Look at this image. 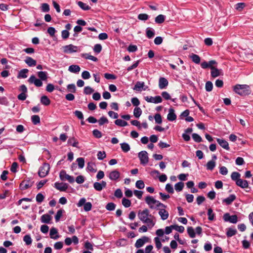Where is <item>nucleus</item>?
Masks as SVG:
<instances>
[{
	"label": "nucleus",
	"mask_w": 253,
	"mask_h": 253,
	"mask_svg": "<svg viewBox=\"0 0 253 253\" xmlns=\"http://www.w3.org/2000/svg\"><path fill=\"white\" fill-rule=\"evenodd\" d=\"M137 216L139 220L143 223L146 224L149 228H151L155 225V222L153 220L154 217L150 214L148 209H145L142 211L139 210Z\"/></svg>",
	"instance_id": "nucleus-1"
},
{
	"label": "nucleus",
	"mask_w": 253,
	"mask_h": 253,
	"mask_svg": "<svg viewBox=\"0 0 253 253\" xmlns=\"http://www.w3.org/2000/svg\"><path fill=\"white\" fill-rule=\"evenodd\" d=\"M234 91L242 96H245L250 93V87L247 84H237L234 87Z\"/></svg>",
	"instance_id": "nucleus-2"
},
{
	"label": "nucleus",
	"mask_w": 253,
	"mask_h": 253,
	"mask_svg": "<svg viewBox=\"0 0 253 253\" xmlns=\"http://www.w3.org/2000/svg\"><path fill=\"white\" fill-rule=\"evenodd\" d=\"M146 203L149 206L151 209H156L157 208V205L159 201L155 199L152 196H148L145 199Z\"/></svg>",
	"instance_id": "nucleus-3"
},
{
	"label": "nucleus",
	"mask_w": 253,
	"mask_h": 253,
	"mask_svg": "<svg viewBox=\"0 0 253 253\" xmlns=\"http://www.w3.org/2000/svg\"><path fill=\"white\" fill-rule=\"evenodd\" d=\"M50 166L47 163H44L39 169L38 174L41 177H44L49 172Z\"/></svg>",
	"instance_id": "nucleus-4"
},
{
	"label": "nucleus",
	"mask_w": 253,
	"mask_h": 253,
	"mask_svg": "<svg viewBox=\"0 0 253 253\" xmlns=\"http://www.w3.org/2000/svg\"><path fill=\"white\" fill-rule=\"evenodd\" d=\"M138 158L140 161V164L143 165H145L148 162L149 158L148 153L145 151H142L138 153Z\"/></svg>",
	"instance_id": "nucleus-5"
},
{
	"label": "nucleus",
	"mask_w": 253,
	"mask_h": 253,
	"mask_svg": "<svg viewBox=\"0 0 253 253\" xmlns=\"http://www.w3.org/2000/svg\"><path fill=\"white\" fill-rule=\"evenodd\" d=\"M60 178L61 180H68L70 183H73L74 182V178L73 176H70L67 174L65 170H62L59 174Z\"/></svg>",
	"instance_id": "nucleus-6"
},
{
	"label": "nucleus",
	"mask_w": 253,
	"mask_h": 253,
	"mask_svg": "<svg viewBox=\"0 0 253 253\" xmlns=\"http://www.w3.org/2000/svg\"><path fill=\"white\" fill-rule=\"evenodd\" d=\"M223 218L225 221H228L232 223H236L238 221V217L236 215H230L228 213H225Z\"/></svg>",
	"instance_id": "nucleus-7"
},
{
	"label": "nucleus",
	"mask_w": 253,
	"mask_h": 253,
	"mask_svg": "<svg viewBox=\"0 0 253 253\" xmlns=\"http://www.w3.org/2000/svg\"><path fill=\"white\" fill-rule=\"evenodd\" d=\"M144 99L148 102L155 104L160 103L162 102V98L160 96H156L155 97L147 96L145 97Z\"/></svg>",
	"instance_id": "nucleus-8"
},
{
	"label": "nucleus",
	"mask_w": 253,
	"mask_h": 253,
	"mask_svg": "<svg viewBox=\"0 0 253 253\" xmlns=\"http://www.w3.org/2000/svg\"><path fill=\"white\" fill-rule=\"evenodd\" d=\"M28 82L30 84H34L37 87H41L42 85V80L37 79L34 75H32L29 78Z\"/></svg>",
	"instance_id": "nucleus-9"
},
{
	"label": "nucleus",
	"mask_w": 253,
	"mask_h": 253,
	"mask_svg": "<svg viewBox=\"0 0 253 253\" xmlns=\"http://www.w3.org/2000/svg\"><path fill=\"white\" fill-rule=\"evenodd\" d=\"M63 48L65 53H73L77 52L78 47L73 44H69L64 46Z\"/></svg>",
	"instance_id": "nucleus-10"
},
{
	"label": "nucleus",
	"mask_w": 253,
	"mask_h": 253,
	"mask_svg": "<svg viewBox=\"0 0 253 253\" xmlns=\"http://www.w3.org/2000/svg\"><path fill=\"white\" fill-rule=\"evenodd\" d=\"M54 187L60 191H65L68 187V185L66 183L55 182L54 183Z\"/></svg>",
	"instance_id": "nucleus-11"
},
{
	"label": "nucleus",
	"mask_w": 253,
	"mask_h": 253,
	"mask_svg": "<svg viewBox=\"0 0 253 253\" xmlns=\"http://www.w3.org/2000/svg\"><path fill=\"white\" fill-rule=\"evenodd\" d=\"M120 176V173L117 170L111 171L109 174V178L111 180H117Z\"/></svg>",
	"instance_id": "nucleus-12"
},
{
	"label": "nucleus",
	"mask_w": 253,
	"mask_h": 253,
	"mask_svg": "<svg viewBox=\"0 0 253 253\" xmlns=\"http://www.w3.org/2000/svg\"><path fill=\"white\" fill-rule=\"evenodd\" d=\"M222 75V70L221 69H218L215 67L211 68V76L212 78H216Z\"/></svg>",
	"instance_id": "nucleus-13"
},
{
	"label": "nucleus",
	"mask_w": 253,
	"mask_h": 253,
	"mask_svg": "<svg viewBox=\"0 0 253 253\" xmlns=\"http://www.w3.org/2000/svg\"><path fill=\"white\" fill-rule=\"evenodd\" d=\"M158 213L163 220H166L169 216V212L164 209H159Z\"/></svg>",
	"instance_id": "nucleus-14"
},
{
	"label": "nucleus",
	"mask_w": 253,
	"mask_h": 253,
	"mask_svg": "<svg viewBox=\"0 0 253 253\" xmlns=\"http://www.w3.org/2000/svg\"><path fill=\"white\" fill-rule=\"evenodd\" d=\"M168 80L163 77H161L159 80V87L160 89L165 88L168 85Z\"/></svg>",
	"instance_id": "nucleus-15"
},
{
	"label": "nucleus",
	"mask_w": 253,
	"mask_h": 253,
	"mask_svg": "<svg viewBox=\"0 0 253 253\" xmlns=\"http://www.w3.org/2000/svg\"><path fill=\"white\" fill-rule=\"evenodd\" d=\"M176 119V116L174 113V110L173 108H170L169 110V113L167 116V119L169 121H173Z\"/></svg>",
	"instance_id": "nucleus-16"
},
{
	"label": "nucleus",
	"mask_w": 253,
	"mask_h": 253,
	"mask_svg": "<svg viewBox=\"0 0 253 253\" xmlns=\"http://www.w3.org/2000/svg\"><path fill=\"white\" fill-rule=\"evenodd\" d=\"M50 237L54 240H57L59 238L58 235V231L56 228L52 227L50 230Z\"/></svg>",
	"instance_id": "nucleus-17"
},
{
	"label": "nucleus",
	"mask_w": 253,
	"mask_h": 253,
	"mask_svg": "<svg viewBox=\"0 0 253 253\" xmlns=\"http://www.w3.org/2000/svg\"><path fill=\"white\" fill-rule=\"evenodd\" d=\"M217 141L218 143V144L220 145V146H221L223 148L227 150H229V144L227 141L224 139L220 138H217Z\"/></svg>",
	"instance_id": "nucleus-18"
},
{
	"label": "nucleus",
	"mask_w": 253,
	"mask_h": 253,
	"mask_svg": "<svg viewBox=\"0 0 253 253\" xmlns=\"http://www.w3.org/2000/svg\"><path fill=\"white\" fill-rule=\"evenodd\" d=\"M147 238L144 237L142 238L138 239L135 244V247L137 248H139L142 247L145 243L147 241Z\"/></svg>",
	"instance_id": "nucleus-19"
},
{
	"label": "nucleus",
	"mask_w": 253,
	"mask_h": 253,
	"mask_svg": "<svg viewBox=\"0 0 253 253\" xmlns=\"http://www.w3.org/2000/svg\"><path fill=\"white\" fill-rule=\"evenodd\" d=\"M25 62L30 67L36 65L37 61L31 57L27 56L24 60Z\"/></svg>",
	"instance_id": "nucleus-20"
},
{
	"label": "nucleus",
	"mask_w": 253,
	"mask_h": 253,
	"mask_svg": "<svg viewBox=\"0 0 253 253\" xmlns=\"http://www.w3.org/2000/svg\"><path fill=\"white\" fill-rule=\"evenodd\" d=\"M236 184L237 185L242 188H247L249 186L248 181L246 180H243L242 179H240L238 180H237Z\"/></svg>",
	"instance_id": "nucleus-21"
},
{
	"label": "nucleus",
	"mask_w": 253,
	"mask_h": 253,
	"mask_svg": "<svg viewBox=\"0 0 253 253\" xmlns=\"http://www.w3.org/2000/svg\"><path fill=\"white\" fill-rule=\"evenodd\" d=\"M236 198L234 194L230 195L229 196L223 200V202L226 203V205H230Z\"/></svg>",
	"instance_id": "nucleus-22"
},
{
	"label": "nucleus",
	"mask_w": 253,
	"mask_h": 253,
	"mask_svg": "<svg viewBox=\"0 0 253 253\" xmlns=\"http://www.w3.org/2000/svg\"><path fill=\"white\" fill-rule=\"evenodd\" d=\"M52 219V217L48 214H43L41 217V221L43 223H49Z\"/></svg>",
	"instance_id": "nucleus-23"
},
{
	"label": "nucleus",
	"mask_w": 253,
	"mask_h": 253,
	"mask_svg": "<svg viewBox=\"0 0 253 253\" xmlns=\"http://www.w3.org/2000/svg\"><path fill=\"white\" fill-rule=\"evenodd\" d=\"M33 184V182L30 181L29 180L24 181L21 183L20 186L22 189L25 190L32 187Z\"/></svg>",
	"instance_id": "nucleus-24"
},
{
	"label": "nucleus",
	"mask_w": 253,
	"mask_h": 253,
	"mask_svg": "<svg viewBox=\"0 0 253 253\" xmlns=\"http://www.w3.org/2000/svg\"><path fill=\"white\" fill-rule=\"evenodd\" d=\"M68 70L71 73H77L80 71L81 68L79 65H72L69 67Z\"/></svg>",
	"instance_id": "nucleus-25"
},
{
	"label": "nucleus",
	"mask_w": 253,
	"mask_h": 253,
	"mask_svg": "<svg viewBox=\"0 0 253 253\" xmlns=\"http://www.w3.org/2000/svg\"><path fill=\"white\" fill-rule=\"evenodd\" d=\"M37 75L42 81H45L47 79V73L45 71H40L37 73Z\"/></svg>",
	"instance_id": "nucleus-26"
},
{
	"label": "nucleus",
	"mask_w": 253,
	"mask_h": 253,
	"mask_svg": "<svg viewBox=\"0 0 253 253\" xmlns=\"http://www.w3.org/2000/svg\"><path fill=\"white\" fill-rule=\"evenodd\" d=\"M29 70L27 69H24L20 70L18 74L17 78L18 79L23 78L25 79L27 77V73L28 72Z\"/></svg>",
	"instance_id": "nucleus-27"
},
{
	"label": "nucleus",
	"mask_w": 253,
	"mask_h": 253,
	"mask_svg": "<svg viewBox=\"0 0 253 253\" xmlns=\"http://www.w3.org/2000/svg\"><path fill=\"white\" fill-rule=\"evenodd\" d=\"M189 57L195 63L199 64L200 63L201 58L199 55L194 53H192L190 55Z\"/></svg>",
	"instance_id": "nucleus-28"
},
{
	"label": "nucleus",
	"mask_w": 253,
	"mask_h": 253,
	"mask_svg": "<svg viewBox=\"0 0 253 253\" xmlns=\"http://www.w3.org/2000/svg\"><path fill=\"white\" fill-rule=\"evenodd\" d=\"M145 84L143 82H136L134 87L133 88L134 90H135L138 91H141L142 89L144 86Z\"/></svg>",
	"instance_id": "nucleus-29"
},
{
	"label": "nucleus",
	"mask_w": 253,
	"mask_h": 253,
	"mask_svg": "<svg viewBox=\"0 0 253 253\" xmlns=\"http://www.w3.org/2000/svg\"><path fill=\"white\" fill-rule=\"evenodd\" d=\"M146 34L148 38L151 39L155 35L154 30L151 28L148 27L146 30Z\"/></svg>",
	"instance_id": "nucleus-30"
},
{
	"label": "nucleus",
	"mask_w": 253,
	"mask_h": 253,
	"mask_svg": "<svg viewBox=\"0 0 253 253\" xmlns=\"http://www.w3.org/2000/svg\"><path fill=\"white\" fill-rule=\"evenodd\" d=\"M81 56L83 58H84L86 59H89L94 62H96L98 60L97 57L89 55L88 53H83L81 54Z\"/></svg>",
	"instance_id": "nucleus-31"
},
{
	"label": "nucleus",
	"mask_w": 253,
	"mask_h": 253,
	"mask_svg": "<svg viewBox=\"0 0 253 253\" xmlns=\"http://www.w3.org/2000/svg\"><path fill=\"white\" fill-rule=\"evenodd\" d=\"M68 143L72 145L73 147L78 148L79 142L74 137H71L68 140Z\"/></svg>",
	"instance_id": "nucleus-32"
},
{
	"label": "nucleus",
	"mask_w": 253,
	"mask_h": 253,
	"mask_svg": "<svg viewBox=\"0 0 253 253\" xmlns=\"http://www.w3.org/2000/svg\"><path fill=\"white\" fill-rule=\"evenodd\" d=\"M41 102L44 105L47 106L50 104V99L45 95H43L41 98Z\"/></svg>",
	"instance_id": "nucleus-33"
},
{
	"label": "nucleus",
	"mask_w": 253,
	"mask_h": 253,
	"mask_svg": "<svg viewBox=\"0 0 253 253\" xmlns=\"http://www.w3.org/2000/svg\"><path fill=\"white\" fill-rule=\"evenodd\" d=\"M215 162L214 161H210L206 165L207 169L208 170H212L215 168Z\"/></svg>",
	"instance_id": "nucleus-34"
},
{
	"label": "nucleus",
	"mask_w": 253,
	"mask_h": 253,
	"mask_svg": "<svg viewBox=\"0 0 253 253\" xmlns=\"http://www.w3.org/2000/svg\"><path fill=\"white\" fill-rule=\"evenodd\" d=\"M165 20V16L162 14H160L155 18V21L156 23L161 24L164 22Z\"/></svg>",
	"instance_id": "nucleus-35"
},
{
	"label": "nucleus",
	"mask_w": 253,
	"mask_h": 253,
	"mask_svg": "<svg viewBox=\"0 0 253 253\" xmlns=\"http://www.w3.org/2000/svg\"><path fill=\"white\" fill-rule=\"evenodd\" d=\"M115 124L120 126H126L128 124L126 122L121 119H117L115 121Z\"/></svg>",
	"instance_id": "nucleus-36"
},
{
	"label": "nucleus",
	"mask_w": 253,
	"mask_h": 253,
	"mask_svg": "<svg viewBox=\"0 0 253 253\" xmlns=\"http://www.w3.org/2000/svg\"><path fill=\"white\" fill-rule=\"evenodd\" d=\"M237 233V230L236 229H233L231 228H229L227 229V231L226 232V235L228 237H231L234 235H235Z\"/></svg>",
	"instance_id": "nucleus-37"
},
{
	"label": "nucleus",
	"mask_w": 253,
	"mask_h": 253,
	"mask_svg": "<svg viewBox=\"0 0 253 253\" xmlns=\"http://www.w3.org/2000/svg\"><path fill=\"white\" fill-rule=\"evenodd\" d=\"M184 183L182 182H179L176 183L174 185V188L177 192H180L182 190L184 187Z\"/></svg>",
	"instance_id": "nucleus-38"
},
{
	"label": "nucleus",
	"mask_w": 253,
	"mask_h": 253,
	"mask_svg": "<svg viewBox=\"0 0 253 253\" xmlns=\"http://www.w3.org/2000/svg\"><path fill=\"white\" fill-rule=\"evenodd\" d=\"M142 114V110L139 107H135L133 111V115L136 118H138Z\"/></svg>",
	"instance_id": "nucleus-39"
},
{
	"label": "nucleus",
	"mask_w": 253,
	"mask_h": 253,
	"mask_svg": "<svg viewBox=\"0 0 253 253\" xmlns=\"http://www.w3.org/2000/svg\"><path fill=\"white\" fill-rule=\"evenodd\" d=\"M121 147L123 151L126 153L130 150V146L126 143H123L121 144Z\"/></svg>",
	"instance_id": "nucleus-40"
},
{
	"label": "nucleus",
	"mask_w": 253,
	"mask_h": 253,
	"mask_svg": "<svg viewBox=\"0 0 253 253\" xmlns=\"http://www.w3.org/2000/svg\"><path fill=\"white\" fill-rule=\"evenodd\" d=\"M78 5L83 10H87L90 9V7L82 1H78Z\"/></svg>",
	"instance_id": "nucleus-41"
},
{
	"label": "nucleus",
	"mask_w": 253,
	"mask_h": 253,
	"mask_svg": "<svg viewBox=\"0 0 253 253\" xmlns=\"http://www.w3.org/2000/svg\"><path fill=\"white\" fill-rule=\"evenodd\" d=\"M80 169H83L84 166V160L83 158H78L76 160Z\"/></svg>",
	"instance_id": "nucleus-42"
},
{
	"label": "nucleus",
	"mask_w": 253,
	"mask_h": 253,
	"mask_svg": "<svg viewBox=\"0 0 253 253\" xmlns=\"http://www.w3.org/2000/svg\"><path fill=\"white\" fill-rule=\"evenodd\" d=\"M240 176L241 174L238 172H233L232 173L231 175V179L235 181L236 182L237 181V180H238L239 179H240Z\"/></svg>",
	"instance_id": "nucleus-43"
},
{
	"label": "nucleus",
	"mask_w": 253,
	"mask_h": 253,
	"mask_svg": "<svg viewBox=\"0 0 253 253\" xmlns=\"http://www.w3.org/2000/svg\"><path fill=\"white\" fill-rule=\"evenodd\" d=\"M41 10L43 12H47L49 11V5L46 3H43L41 5Z\"/></svg>",
	"instance_id": "nucleus-44"
},
{
	"label": "nucleus",
	"mask_w": 253,
	"mask_h": 253,
	"mask_svg": "<svg viewBox=\"0 0 253 253\" xmlns=\"http://www.w3.org/2000/svg\"><path fill=\"white\" fill-rule=\"evenodd\" d=\"M32 123L34 125H37L40 123V118L38 115H33L31 117Z\"/></svg>",
	"instance_id": "nucleus-45"
},
{
	"label": "nucleus",
	"mask_w": 253,
	"mask_h": 253,
	"mask_svg": "<svg viewBox=\"0 0 253 253\" xmlns=\"http://www.w3.org/2000/svg\"><path fill=\"white\" fill-rule=\"evenodd\" d=\"M187 233L189 235V236L191 238H194L195 237V231L192 227H188L187 228Z\"/></svg>",
	"instance_id": "nucleus-46"
},
{
	"label": "nucleus",
	"mask_w": 253,
	"mask_h": 253,
	"mask_svg": "<svg viewBox=\"0 0 253 253\" xmlns=\"http://www.w3.org/2000/svg\"><path fill=\"white\" fill-rule=\"evenodd\" d=\"M208 219L212 221L214 218V213L213 212V211L211 208L208 209Z\"/></svg>",
	"instance_id": "nucleus-47"
},
{
	"label": "nucleus",
	"mask_w": 253,
	"mask_h": 253,
	"mask_svg": "<svg viewBox=\"0 0 253 253\" xmlns=\"http://www.w3.org/2000/svg\"><path fill=\"white\" fill-rule=\"evenodd\" d=\"M171 227H173V229L175 230L176 231L180 232L183 233L184 231V227L183 226H179L177 225H171Z\"/></svg>",
	"instance_id": "nucleus-48"
},
{
	"label": "nucleus",
	"mask_w": 253,
	"mask_h": 253,
	"mask_svg": "<svg viewBox=\"0 0 253 253\" xmlns=\"http://www.w3.org/2000/svg\"><path fill=\"white\" fill-rule=\"evenodd\" d=\"M122 204L125 208H128L131 205V201L125 198L122 199Z\"/></svg>",
	"instance_id": "nucleus-49"
},
{
	"label": "nucleus",
	"mask_w": 253,
	"mask_h": 253,
	"mask_svg": "<svg viewBox=\"0 0 253 253\" xmlns=\"http://www.w3.org/2000/svg\"><path fill=\"white\" fill-rule=\"evenodd\" d=\"M213 87L212 83L208 81L206 83L205 88L207 91L210 92L212 90Z\"/></svg>",
	"instance_id": "nucleus-50"
},
{
	"label": "nucleus",
	"mask_w": 253,
	"mask_h": 253,
	"mask_svg": "<svg viewBox=\"0 0 253 253\" xmlns=\"http://www.w3.org/2000/svg\"><path fill=\"white\" fill-rule=\"evenodd\" d=\"M115 208L116 205L113 203H109L106 206V209L109 211H114L115 209Z\"/></svg>",
	"instance_id": "nucleus-51"
},
{
	"label": "nucleus",
	"mask_w": 253,
	"mask_h": 253,
	"mask_svg": "<svg viewBox=\"0 0 253 253\" xmlns=\"http://www.w3.org/2000/svg\"><path fill=\"white\" fill-rule=\"evenodd\" d=\"M94 166H95L94 164L89 162L87 164V169L89 171L92 172H95L96 171V169L94 168Z\"/></svg>",
	"instance_id": "nucleus-52"
},
{
	"label": "nucleus",
	"mask_w": 253,
	"mask_h": 253,
	"mask_svg": "<svg viewBox=\"0 0 253 253\" xmlns=\"http://www.w3.org/2000/svg\"><path fill=\"white\" fill-rule=\"evenodd\" d=\"M23 240L27 245L31 244L32 241L29 235H26L23 238Z\"/></svg>",
	"instance_id": "nucleus-53"
},
{
	"label": "nucleus",
	"mask_w": 253,
	"mask_h": 253,
	"mask_svg": "<svg viewBox=\"0 0 253 253\" xmlns=\"http://www.w3.org/2000/svg\"><path fill=\"white\" fill-rule=\"evenodd\" d=\"M98 159L100 160H103L106 157L105 151H99L97 154Z\"/></svg>",
	"instance_id": "nucleus-54"
},
{
	"label": "nucleus",
	"mask_w": 253,
	"mask_h": 253,
	"mask_svg": "<svg viewBox=\"0 0 253 253\" xmlns=\"http://www.w3.org/2000/svg\"><path fill=\"white\" fill-rule=\"evenodd\" d=\"M135 186L137 188L141 189L144 188L145 185L142 180H139L136 182Z\"/></svg>",
	"instance_id": "nucleus-55"
},
{
	"label": "nucleus",
	"mask_w": 253,
	"mask_h": 253,
	"mask_svg": "<svg viewBox=\"0 0 253 253\" xmlns=\"http://www.w3.org/2000/svg\"><path fill=\"white\" fill-rule=\"evenodd\" d=\"M63 211H64L62 210H59L57 211L55 216V219L56 222H58L60 220L61 217L62 215Z\"/></svg>",
	"instance_id": "nucleus-56"
},
{
	"label": "nucleus",
	"mask_w": 253,
	"mask_h": 253,
	"mask_svg": "<svg viewBox=\"0 0 253 253\" xmlns=\"http://www.w3.org/2000/svg\"><path fill=\"white\" fill-rule=\"evenodd\" d=\"M67 89L69 92H75L76 90V87L74 84H69L67 86Z\"/></svg>",
	"instance_id": "nucleus-57"
},
{
	"label": "nucleus",
	"mask_w": 253,
	"mask_h": 253,
	"mask_svg": "<svg viewBox=\"0 0 253 253\" xmlns=\"http://www.w3.org/2000/svg\"><path fill=\"white\" fill-rule=\"evenodd\" d=\"M192 136L193 140L197 142H200L202 141L201 137L197 133H193Z\"/></svg>",
	"instance_id": "nucleus-58"
},
{
	"label": "nucleus",
	"mask_w": 253,
	"mask_h": 253,
	"mask_svg": "<svg viewBox=\"0 0 253 253\" xmlns=\"http://www.w3.org/2000/svg\"><path fill=\"white\" fill-rule=\"evenodd\" d=\"M154 119L156 123L158 124H161L162 123V119L160 114H156L154 116Z\"/></svg>",
	"instance_id": "nucleus-59"
},
{
	"label": "nucleus",
	"mask_w": 253,
	"mask_h": 253,
	"mask_svg": "<svg viewBox=\"0 0 253 253\" xmlns=\"http://www.w3.org/2000/svg\"><path fill=\"white\" fill-rule=\"evenodd\" d=\"M94 91L93 89H92L91 87L87 86H85L84 88V92L85 94H90Z\"/></svg>",
	"instance_id": "nucleus-60"
},
{
	"label": "nucleus",
	"mask_w": 253,
	"mask_h": 253,
	"mask_svg": "<svg viewBox=\"0 0 253 253\" xmlns=\"http://www.w3.org/2000/svg\"><path fill=\"white\" fill-rule=\"evenodd\" d=\"M82 77L84 80H87L90 78V75L89 72L84 71L82 73Z\"/></svg>",
	"instance_id": "nucleus-61"
},
{
	"label": "nucleus",
	"mask_w": 253,
	"mask_h": 253,
	"mask_svg": "<svg viewBox=\"0 0 253 253\" xmlns=\"http://www.w3.org/2000/svg\"><path fill=\"white\" fill-rule=\"evenodd\" d=\"M44 196L41 193H38L36 196V201L38 203H42L44 200Z\"/></svg>",
	"instance_id": "nucleus-62"
},
{
	"label": "nucleus",
	"mask_w": 253,
	"mask_h": 253,
	"mask_svg": "<svg viewBox=\"0 0 253 253\" xmlns=\"http://www.w3.org/2000/svg\"><path fill=\"white\" fill-rule=\"evenodd\" d=\"M84 206V209L85 211H90L92 208V204L90 202H87Z\"/></svg>",
	"instance_id": "nucleus-63"
},
{
	"label": "nucleus",
	"mask_w": 253,
	"mask_h": 253,
	"mask_svg": "<svg viewBox=\"0 0 253 253\" xmlns=\"http://www.w3.org/2000/svg\"><path fill=\"white\" fill-rule=\"evenodd\" d=\"M94 188L98 191H100L102 190V186H101L100 182H95L93 184Z\"/></svg>",
	"instance_id": "nucleus-64"
}]
</instances>
